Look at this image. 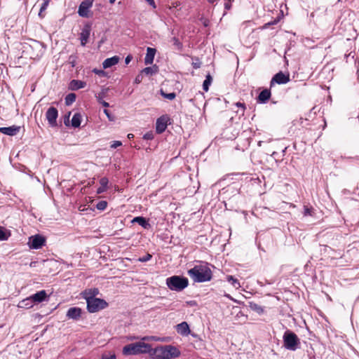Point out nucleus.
I'll list each match as a JSON object with an SVG mask.
<instances>
[{
	"instance_id": "a18cd8bd",
	"label": "nucleus",
	"mask_w": 359,
	"mask_h": 359,
	"mask_svg": "<svg viewBox=\"0 0 359 359\" xmlns=\"http://www.w3.org/2000/svg\"><path fill=\"white\" fill-rule=\"evenodd\" d=\"M142 76L141 74H138L135 79V83H140L142 82Z\"/></svg>"
},
{
	"instance_id": "bf43d9fd",
	"label": "nucleus",
	"mask_w": 359,
	"mask_h": 359,
	"mask_svg": "<svg viewBox=\"0 0 359 359\" xmlns=\"http://www.w3.org/2000/svg\"><path fill=\"white\" fill-rule=\"evenodd\" d=\"M116 1V0H109V3L110 4H114V2Z\"/></svg>"
},
{
	"instance_id": "bb28decb",
	"label": "nucleus",
	"mask_w": 359,
	"mask_h": 359,
	"mask_svg": "<svg viewBox=\"0 0 359 359\" xmlns=\"http://www.w3.org/2000/svg\"><path fill=\"white\" fill-rule=\"evenodd\" d=\"M249 307L251 310L257 312L258 314H262L264 313L263 307L255 302H249Z\"/></svg>"
},
{
	"instance_id": "1a4fd4ad",
	"label": "nucleus",
	"mask_w": 359,
	"mask_h": 359,
	"mask_svg": "<svg viewBox=\"0 0 359 359\" xmlns=\"http://www.w3.org/2000/svg\"><path fill=\"white\" fill-rule=\"evenodd\" d=\"M58 116V111L54 107H50L48 109L46 113V118L48 122V124L51 127L57 126V118Z\"/></svg>"
},
{
	"instance_id": "603ef678",
	"label": "nucleus",
	"mask_w": 359,
	"mask_h": 359,
	"mask_svg": "<svg viewBox=\"0 0 359 359\" xmlns=\"http://www.w3.org/2000/svg\"><path fill=\"white\" fill-rule=\"evenodd\" d=\"M144 1H147L153 8H156V4L154 2V0H144Z\"/></svg>"
},
{
	"instance_id": "4d7b16f0",
	"label": "nucleus",
	"mask_w": 359,
	"mask_h": 359,
	"mask_svg": "<svg viewBox=\"0 0 359 359\" xmlns=\"http://www.w3.org/2000/svg\"><path fill=\"white\" fill-rule=\"evenodd\" d=\"M128 137L129 139H132V138H133V137H134V135H133V134L130 133V134H128Z\"/></svg>"
},
{
	"instance_id": "c9c22d12",
	"label": "nucleus",
	"mask_w": 359,
	"mask_h": 359,
	"mask_svg": "<svg viewBox=\"0 0 359 359\" xmlns=\"http://www.w3.org/2000/svg\"><path fill=\"white\" fill-rule=\"evenodd\" d=\"M172 41L173 42V45L177 47V49L180 50L182 48V43L180 41L178 38L173 37L172 39Z\"/></svg>"
},
{
	"instance_id": "c85d7f7f",
	"label": "nucleus",
	"mask_w": 359,
	"mask_h": 359,
	"mask_svg": "<svg viewBox=\"0 0 359 359\" xmlns=\"http://www.w3.org/2000/svg\"><path fill=\"white\" fill-rule=\"evenodd\" d=\"M226 280L233 287L237 289L241 287L238 280L237 278H234L233 276H227Z\"/></svg>"
},
{
	"instance_id": "5701e85b",
	"label": "nucleus",
	"mask_w": 359,
	"mask_h": 359,
	"mask_svg": "<svg viewBox=\"0 0 359 359\" xmlns=\"http://www.w3.org/2000/svg\"><path fill=\"white\" fill-rule=\"evenodd\" d=\"M34 304V302L30 296V297L20 301L18 306L20 308L29 309L33 306Z\"/></svg>"
},
{
	"instance_id": "13d9d810",
	"label": "nucleus",
	"mask_w": 359,
	"mask_h": 359,
	"mask_svg": "<svg viewBox=\"0 0 359 359\" xmlns=\"http://www.w3.org/2000/svg\"><path fill=\"white\" fill-rule=\"evenodd\" d=\"M210 4H214L216 0H207Z\"/></svg>"
},
{
	"instance_id": "f8f14e48",
	"label": "nucleus",
	"mask_w": 359,
	"mask_h": 359,
	"mask_svg": "<svg viewBox=\"0 0 359 359\" xmlns=\"http://www.w3.org/2000/svg\"><path fill=\"white\" fill-rule=\"evenodd\" d=\"M82 313L83 310L81 308L71 307L67 310L66 316L68 319L79 320L81 319Z\"/></svg>"
},
{
	"instance_id": "7c9ffc66",
	"label": "nucleus",
	"mask_w": 359,
	"mask_h": 359,
	"mask_svg": "<svg viewBox=\"0 0 359 359\" xmlns=\"http://www.w3.org/2000/svg\"><path fill=\"white\" fill-rule=\"evenodd\" d=\"M160 93L164 98L170 100H174L176 97L175 93H167L164 92L162 89H161V90H160Z\"/></svg>"
},
{
	"instance_id": "864d4df0",
	"label": "nucleus",
	"mask_w": 359,
	"mask_h": 359,
	"mask_svg": "<svg viewBox=\"0 0 359 359\" xmlns=\"http://www.w3.org/2000/svg\"><path fill=\"white\" fill-rule=\"evenodd\" d=\"M236 105L238 107H241L242 108V111H243V114L244 113V110H245V104L244 103H241V102H237Z\"/></svg>"
},
{
	"instance_id": "2eb2a0df",
	"label": "nucleus",
	"mask_w": 359,
	"mask_h": 359,
	"mask_svg": "<svg viewBox=\"0 0 359 359\" xmlns=\"http://www.w3.org/2000/svg\"><path fill=\"white\" fill-rule=\"evenodd\" d=\"M132 223H137L140 225L144 229H149L151 228V224L149 222V219L144 217L142 216L135 217L132 221Z\"/></svg>"
},
{
	"instance_id": "aec40b11",
	"label": "nucleus",
	"mask_w": 359,
	"mask_h": 359,
	"mask_svg": "<svg viewBox=\"0 0 359 359\" xmlns=\"http://www.w3.org/2000/svg\"><path fill=\"white\" fill-rule=\"evenodd\" d=\"M31 297L34 301V304L41 303L46 300V299L47 298V294L45 290H41L32 294Z\"/></svg>"
},
{
	"instance_id": "2f4dec72",
	"label": "nucleus",
	"mask_w": 359,
	"mask_h": 359,
	"mask_svg": "<svg viewBox=\"0 0 359 359\" xmlns=\"http://www.w3.org/2000/svg\"><path fill=\"white\" fill-rule=\"evenodd\" d=\"M313 208L312 207H308L307 205L304 206V216H313Z\"/></svg>"
},
{
	"instance_id": "423d86ee",
	"label": "nucleus",
	"mask_w": 359,
	"mask_h": 359,
	"mask_svg": "<svg viewBox=\"0 0 359 359\" xmlns=\"http://www.w3.org/2000/svg\"><path fill=\"white\" fill-rule=\"evenodd\" d=\"M166 350V345L158 346L155 348L151 347L149 355L156 359H169Z\"/></svg>"
},
{
	"instance_id": "4468645a",
	"label": "nucleus",
	"mask_w": 359,
	"mask_h": 359,
	"mask_svg": "<svg viewBox=\"0 0 359 359\" xmlns=\"http://www.w3.org/2000/svg\"><path fill=\"white\" fill-rule=\"evenodd\" d=\"M20 126H12L9 127L0 128V133L8 136H14L20 131Z\"/></svg>"
},
{
	"instance_id": "7ed1b4c3",
	"label": "nucleus",
	"mask_w": 359,
	"mask_h": 359,
	"mask_svg": "<svg viewBox=\"0 0 359 359\" xmlns=\"http://www.w3.org/2000/svg\"><path fill=\"white\" fill-rule=\"evenodd\" d=\"M168 287L172 291L181 292L188 287L189 280L182 276H172L166 279Z\"/></svg>"
},
{
	"instance_id": "de8ad7c7",
	"label": "nucleus",
	"mask_w": 359,
	"mask_h": 359,
	"mask_svg": "<svg viewBox=\"0 0 359 359\" xmlns=\"http://www.w3.org/2000/svg\"><path fill=\"white\" fill-rule=\"evenodd\" d=\"M102 359H116V355L114 354L110 355H102Z\"/></svg>"
},
{
	"instance_id": "9d476101",
	"label": "nucleus",
	"mask_w": 359,
	"mask_h": 359,
	"mask_svg": "<svg viewBox=\"0 0 359 359\" xmlns=\"http://www.w3.org/2000/svg\"><path fill=\"white\" fill-rule=\"evenodd\" d=\"M290 81L289 74H285L283 72L276 74L270 81V87L271 88L275 83L285 84Z\"/></svg>"
},
{
	"instance_id": "cd10ccee",
	"label": "nucleus",
	"mask_w": 359,
	"mask_h": 359,
	"mask_svg": "<svg viewBox=\"0 0 359 359\" xmlns=\"http://www.w3.org/2000/svg\"><path fill=\"white\" fill-rule=\"evenodd\" d=\"M76 98V95L75 93H71L67 95V96L65 98V104L67 106H69L72 104H73Z\"/></svg>"
},
{
	"instance_id": "a878e982",
	"label": "nucleus",
	"mask_w": 359,
	"mask_h": 359,
	"mask_svg": "<svg viewBox=\"0 0 359 359\" xmlns=\"http://www.w3.org/2000/svg\"><path fill=\"white\" fill-rule=\"evenodd\" d=\"M10 236V231L6 229L4 227L0 226V241H7Z\"/></svg>"
},
{
	"instance_id": "39448f33",
	"label": "nucleus",
	"mask_w": 359,
	"mask_h": 359,
	"mask_svg": "<svg viewBox=\"0 0 359 359\" xmlns=\"http://www.w3.org/2000/svg\"><path fill=\"white\" fill-rule=\"evenodd\" d=\"M85 298L87 302V309L90 313H95L108 306V304L104 299L94 297H85Z\"/></svg>"
},
{
	"instance_id": "a211bd4d",
	"label": "nucleus",
	"mask_w": 359,
	"mask_h": 359,
	"mask_svg": "<svg viewBox=\"0 0 359 359\" xmlns=\"http://www.w3.org/2000/svg\"><path fill=\"white\" fill-rule=\"evenodd\" d=\"M156 52V50L155 48L150 47L147 48L146 56L144 57L145 65H151L153 63Z\"/></svg>"
},
{
	"instance_id": "ddd939ff",
	"label": "nucleus",
	"mask_w": 359,
	"mask_h": 359,
	"mask_svg": "<svg viewBox=\"0 0 359 359\" xmlns=\"http://www.w3.org/2000/svg\"><path fill=\"white\" fill-rule=\"evenodd\" d=\"M271 93L270 89L265 88L262 90L257 98V102L259 104L266 103L271 98Z\"/></svg>"
},
{
	"instance_id": "4be33fe9",
	"label": "nucleus",
	"mask_w": 359,
	"mask_h": 359,
	"mask_svg": "<svg viewBox=\"0 0 359 359\" xmlns=\"http://www.w3.org/2000/svg\"><path fill=\"white\" fill-rule=\"evenodd\" d=\"M90 36V29L84 28L80 34L81 44L85 46Z\"/></svg>"
},
{
	"instance_id": "49530a36",
	"label": "nucleus",
	"mask_w": 359,
	"mask_h": 359,
	"mask_svg": "<svg viewBox=\"0 0 359 359\" xmlns=\"http://www.w3.org/2000/svg\"><path fill=\"white\" fill-rule=\"evenodd\" d=\"M70 114H71V112L69 111L65 117V120H64V123L66 125V126H68L69 125V116H70Z\"/></svg>"
},
{
	"instance_id": "ea45409f",
	"label": "nucleus",
	"mask_w": 359,
	"mask_h": 359,
	"mask_svg": "<svg viewBox=\"0 0 359 359\" xmlns=\"http://www.w3.org/2000/svg\"><path fill=\"white\" fill-rule=\"evenodd\" d=\"M233 0H224V8L226 10H229L231 8V3Z\"/></svg>"
},
{
	"instance_id": "c756f323",
	"label": "nucleus",
	"mask_w": 359,
	"mask_h": 359,
	"mask_svg": "<svg viewBox=\"0 0 359 359\" xmlns=\"http://www.w3.org/2000/svg\"><path fill=\"white\" fill-rule=\"evenodd\" d=\"M212 79L210 74H208L203 83V89L207 92L209 90V87L212 83Z\"/></svg>"
},
{
	"instance_id": "79ce46f5",
	"label": "nucleus",
	"mask_w": 359,
	"mask_h": 359,
	"mask_svg": "<svg viewBox=\"0 0 359 359\" xmlns=\"http://www.w3.org/2000/svg\"><path fill=\"white\" fill-rule=\"evenodd\" d=\"M121 145H122V142L121 141H114V142H112L110 147L111 149H116Z\"/></svg>"
},
{
	"instance_id": "20e7f679",
	"label": "nucleus",
	"mask_w": 359,
	"mask_h": 359,
	"mask_svg": "<svg viewBox=\"0 0 359 359\" xmlns=\"http://www.w3.org/2000/svg\"><path fill=\"white\" fill-rule=\"evenodd\" d=\"M283 346L285 349L295 351L300 348V339L292 331L287 330L283 336Z\"/></svg>"
},
{
	"instance_id": "6e6d98bb",
	"label": "nucleus",
	"mask_w": 359,
	"mask_h": 359,
	"mask_svg": "<svg viewBox=\"0 0 359 359\" xmlns=\"http://www.w3.org/2000/svg\"><path fill=\"white\" fill-rule=\"evenodd\" d=\"M187 304L192 306V305L196 304V302L194 301H190V302H188Z\"/></svg>"
},
{
	"instance_id": "e433bc0d",
	"label": "nucleus",
	"mask_w": 359,
	"mask_h": 359,
	"mask_svg": "<svg viewBox=\"0 0 359 359\" xmlns=\"http://www.w3.org/2000/svg\"><path fill=\"white\" fill-rule=\"evenodd\" d=\"M108 183L109 180L106 177H103L100 180V184L102 187L107 189Z\"/></svg>"
},
{
	"instance_id": "4c0bfd02",
	"label": "nucleus",
	"mask_w": 359,
	"mask_h": 359,
	"mask_svg": "<svg viewBox=\"0 0 359 359\" xmlns=\"http://www.w3.org/2000/svg\"><path fill=\"white\" fill-rule=\"evenodd\" d=\"M48 6V1H45L42 4V5H41V8H40L39 13V16H41L42 13H43L44 11H46V9L47 8Z\"/></svg>"
},
{
	"instance_id": "0eeeda50",
	"label": "nucleus",
	"mask_w": 359,
	"mask_h": 359,
	"mask_svg": "<svg viewBox=\"0 0 359 359\" xmlns=\"http://www.w3.org/2000/svg\"><path fill=\"white\" fill-rule=\"evenodd\" d=\"M46 244V238L40 234L32 236L29 238L28 245L31 249H41Z\"/></svg>"
},
{
	"instance_id": "6ab92c4d",
	"label": "nucleus",
	"mask_w": 359,
	"mask_h": 359,
	"mask_svg": "<svg viewBox=\"0 0 359 359\" xmlns=\"http://www.w3.org/2000/svg\"><path fill=\"white\" fill-rule=\"evenodd\" d=\"M119 62L118 56H113L111 57L107 58L104 60L102 63V67L104 69H108L111 67L112 66L116 65Z\"/></svg>"
},
{
	"instance_id": "b1692460",
	"label": "nucleus",
	"mask_w": 359,
	"mask_h": 359,
	"mask_svg": "<svg viewBox=\"0 0 359 359\" xmlns=\"http://www.w3.org/2000/svg\"><path fill=\"white\" fill-rule=\"evenodd\" d=\"M81 122V115L79 113H75L72 118L71 124L74 128H79Z\"/></svg>"
},
{
	"instance_id": "a19ab883",
	"label": "nucleus",
	"mask_w": 359,
	"mask_h": 359,
	"mask_svg": "<svg viewBox=\"0 0 359 359\" xmlns=\"http://www.w3.org/2000/svg\"><path fill=\"white\" fill-rule=\"evenodd\" d=\"M104 113L106 114L109 121H112L114 120V116L109 112L108 109H104Z\"/></svg>"
},
{
	"instance_id": "37998d69",
	"label": "nucleus",
	"mask_w": 359,
	"mask_h": 359,
	"mask_svg": "<svg viewBox=\"0 0 359 359\" xmlns=\"http://www.w3.org/2000/svg\"><path fill=\"white\" fill-rule=\"evenodd\" d=\"M76 58V57L74 55L69 56V63H71L72 67H75Z\"/></svg>"
},
{
	"instance_id": "6e6552de",
	"label": "nucleus",
	"mask_w": 359,
	"mask_h": 359,
	"mask_svg": "<svg viewBox=\"0 0 359 359\" xmlns=\"http://www.w3.org/2000/svg\"><path fill=\"white\" fill-rule=\"evenodd\" d=\"M170 118L167 114L158 117L156 122V132L158 134H161L165 131L168 125L170 123Z\"/></svg>"
},
{
	"instance_id": "8fccbe9b",
	"label": "nucleus",
	"mask_w": 359,
	"mask_h": 359,
	"mask_svg": "<svg viewBox=\"0 0 359 359\" xmlns=\"http://www.w3.org/2000/svg\"><path fill=\"white\" fill-rule=\"evenodd\" d=\"M132 59H133L132 55H128L125 58V63H126V65H128V64L130 62V61L132 60Z\"/></svg>"
},
{
	"instance_id": "393cba45",
	"label": "nucleus",
	"mask_w": 359,
	"mask_h": 359,
	"mask_svg": "<svg viewBox=\"0 0 359 359\" xmlns=\"http://www.w3.org/2000/svg\"><path fill=\"white\" fill-rule=\"evenodd\" d=\"M158 68L156 65H154L152 67H147L142 69V73H144L147 75H153L157 73Z\"/></svg>"
},
{
	"instance_id": "473e14b6",
	"label": "nucleus",
	"mask_w": 359,
	"mask_h": 359,
	"mask_svg": "<svg viewBox=\"0 0 359 359\" xmlns=\"http://www.w3.org/2000/svg\"><path fill=\"white\" fill-rule=\"evenodd\" d=\"M103 97H104V95L103 94H99L96 97H97V102L101 104L103 107H109V104L107 102H105L104 100H103Z\"/></svg>"
},
{
	"instance_id": "f03ea898",
	"label": "nucleus",
	"mask_w": 359,
	"mask_h": 359,
	"mask_svg": "<svg viewBox=\"0 0 359 359\" xmlns=\"http://www.w3.org/2000/svg\"><path fill=\"white\" fill-rule=\"evenodd\" d=\"M151 351V345L144 342L129 344L123 348L124 355H135L141 353H149Z\"/></svg>"
},
{
	"instance_id": "09e8293b",
	"label": "nucleus",
	"mask_w": 359,
	"mask_h": 359,
	"mask_svg": "<svg viewBox=\"0 0 359 359\" xmlns=\"http://www.w3.org/2000/svg\"><path fill=\"white\" fill-rule=\"evenodd\" d=\"M278 22V20H275L271 21V22H270L266 23V24L264 25V28H267V27H269V26H271V25H275V24H276Z\"/></svg>"
},
{
	"instance_id": "f3484780",
	"label": "nucleus",
	"mask_w": 359,
	"mask_h": 359,
	"mask_svg": "<svg viewBox=\"0 0 359 359\" xmlns=\"http://www.w3.org/2000/svg\"><path fill=\"white\" fill-rule=\"evenodd\" d=\"M167 353L168 354L169 359L176 358L181 355V351L175 346L166 345Z\"/></svg>"
},
{
	"instance_id": "412c9836",
	"label": "nucleus",
	"mask_w": 359,
	"mask_h": 359,
	"mask_svg": "<svg viewBox=\"0 0 359 359\" xmlns=\"http://www.w3.org/2000/svg\"><path fill=\"white\" fill-rule=\"evenodd\" d=\"M86 86V83L80 80L73 79L69 83V89L72 90H77L83 88Z\"/></svg>"
},
{
	"instance_id": "3c124183",
	"label": "nucleus",
	"mask_w": 359,
	"mask_h": 359,
	"mask_svg": "<svg viewBox=\"0 0 359 359\" xmlns=\"http://www.w3.org/2000/svg\"><path fill=\"white\" fill-rule=\"evenodd\" d=\"M106 190H107L106 188L102 187L100 186L99 188H97V194H102V193L104 192Z\"/></svg>"
},
{
	"instance_id": "58836bf2",
	"label": "nucleus",
	"mask_w": 359,
	"mask_h": 359,
	"mask_svg": "<svg viewBox=\"0 0 359 359\" xmlns=\"http://www.w3.org/2000/svg\"><path fill=\"white\" fill-rule=\"evenodd\" d=\"M93 72L100 76H104L106 74L105 72L102 69H93Z\"/></svg>"
},
{
	"instance_id": "052dcab7",
	"label": "nucleus",
	"mask_w": 359,
	"mask_h": 359,
	"mask_svg": "<svg viewBox=\"0 0 359 359\" xmlns=\"http://www.w3.org/2000/svg\"><path fill=\"white\" fill-rule=\"evenodd\" d=\"M285 150H286V148H285V149L283 150V152L285 153Z\"/></svg>"
},
{
	"instance_id": "5fc2aeb1",
	"label": "nucleus",
	"mask_w": 359,
	"mask_h": 359,
	"mask_svg": "<svg viewBox=\"0 0 359 359\" xmlns=\"http://www.w3.org/2000/svg\"><path fill=\"white\" fill-rule=\"evenodd\" d=\"M278 153L276 151H273L271 154V156L273 157V158H276V156H278Z\"/></svg>"
},
{
	"instance_id": "72a5a7b5",
	"label": "nucleus",
	"mask_w": 359,
	"mask_h": 359,
	"mask_svg": "<svg viewBox=\"0 0 359 359\" xmlns=\"http://www.w3.org/2000/svg\"><path fill=\"white\" fill-rule=\"evenodd\" d=\"M107 207V202L106 201H100L96 205V208L99 210H104Z\"/></svg>"
},
{
	"instance_id": "f257e3e1",
	"label": "nucleus",
	"mask_w": 359,
	"mask_h": 359,
	"mask_svg": "<svg viewBox=\"0 0 359 359\" xmlns=\"http://www.w3.org/2000/svg\"><path fill=\"white\" fill-rule=\"evenodd\" d=\"M187 273L195 283L208 282L212 278V272L208 264L195 265L188 270Z\"/></svg>"
},
{
	"instance_id": "f704fd0d",
	"label": "nucleus",
	"mask_w": 359,
	"mask_h": 359,
	"mask_svg": "<svg viewBox=\"0 0 359 359\" xmlns=\"http://www.w3.org/2000/svg\"><path fill=\"white\" fill-rule=\"evenodd\" d=\"M152 258V255L149 253H147L145 255L140 257L138 261L140 262H147Z\"/></svg>"
},
{
	"instance_id": "dca6fc26",
	"label": "nucleus",
	"mask_w": 359,
	"mask_h": 359,
	"mask_svg": "<svg viewBox=\"0 0 359 359\" xmlns=\"http://www.w3.org/2000/svg\"><path fill=\"white\" fill-rule=\"evenodd\" d=\"M176 330L178 334L182 336H187L190 334L191 330L187 322H182L176 326Z\"/></svg>"
},
{
	"instance_id": "9b49d317",
	"label": "nucleus",
	"mask_w": 359,
	"mask_h": 359,
	"mask_svg": "<svg viewBox=\"0 0 359 359\" xmlns=\"http://www.w3.org/2000/svg\"><path fill=\"white\" fill-rule=\"evenodd\" d=\"M93 6V0L83 1L79 6L78 14L83 18L88 17L89 9Z\"/></svg>"
},
{
	"instance_id": "c03bdc74",
	"label": "nucleus",
	"mask_w": 359,
	"mask_h": 359,
	"mask_svg": "<svg viewBox=\"0 0 359 359\" xmlns=\"http://www.w3.org/2000/svg\"><path fill=\"white\" fill-rule=\"evenodd\" d=\"M153 137H154V135H153L152 133H146V134H144V136H143V138H144V140H152V139H153Z\"/></svg>"
}]
</instances>
